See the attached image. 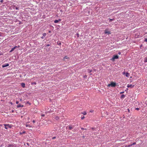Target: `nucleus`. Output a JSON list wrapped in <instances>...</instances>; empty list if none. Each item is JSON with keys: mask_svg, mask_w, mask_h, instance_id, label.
<instances>
[{"mask_svg": "<svg viewBox=\"0 0 147 147\" xmlns=\"http://www.w3.org/2000/svg\"><path fill=\"white\" fill-rule=\"evenodd\" d=\"M116 86V83L113 82H111L110 84H109L107 85V86L110 87L111 86V87H115Z\"/></svg>", "mask_w": 147, "mask_h": 147, "instance_id": "f257e3e1", "label": "nucleus"}, {"mask_svg": "<svg viewBox=\"0 0 147 147\" xmlns=\"http://www.w3.org/2000/svg\"><path fill=\"white\" fill-rule=\"evenodd\" d=\"M119 58V56L117 55H114L113 57L111 59L112 61H114L115 59H117Z\"/></svg>", "mask_w": 147, "mask_h": 147, "instance_id": "f03ea898", "label": "nucleus"}, {"mask_svg": "<svg viewBox=\"0 0 147 147\" xmlns=\"http://www.w3.org/2000/svg\"><path fill=\"white\" fill-rule=\"evenodd\" d=\"M4 125L5 126V128L6 129H7L8 127L11 128L12 126V125H9V124H4Z\"/></svg>", "mask_w": 147, "mask_h": 147, "instance_id": "7ed1b4c3", "label": "nucleus"}, {"mask_svg": "<svg viewBox=\"0 0 147 147\" xmlns=\"http://www.w3.org/2000/svg\"><path fill=\"white\" fill-rule=\"evenodd\" d=\"M68 127L69 129L71 130L74 127V125H70L67 126V127Z\"/></svg>", "mask_w": 147, "mask_h": 147, "instance_id": "20e7f679", "label": "nucleus"}, {"mask_svg": "<svg viewBox=\"0 0 147 147\" xmlns=\"http://www.w3.org/2000/svg\"><path fill=\"white\" fill-rule=\"evenodd\" d=\"M19 47V46H18V47H17V46H15L13 48H12L11 49V50L10 51V52H12L16 48H18V47Z\"/></svg>", "mask_w": 147, "mask_h": 147, "instance_id": "39448f33", "label": "nucleus"}, {"mask_svg": "<svg viewBox=\"0 0 147 147\" xmlns=\"http://www.w3.org/2000/svg\"><path fill=\"white\" fill-rule=\"evenodd\" d=\"M105 34H110V32L108 30L106 29L105 30Z\"/></svg>", "mask_w": 147, "mask_h": 147, "instance_id": "423d86ee", "label": "nucleus"}, {"mask_svg": "<svg viewBox=\"0 0 147 147\" xmlns=\"http://www.w3.org/2000/svg\"><path fill=\"white\" fill-rule=\"evenodd\" d=\"M134 86V85H132L131 84H128L127 85V87L128 88H133Z\"/></svg>", "mask_w": 147, "mask_h": 147, "instance_id": "0eeeda50", "label": "nucleus"}, {"mask_svg": "<svg viewBox=\"0 0 147 147\" xmlns=\"http://www.w3.org/2000/svg\"><path fill=\"white\" fill-rule=\"evenodd\" d=\"M9 65L8 63H5L3 65L2 67H6L8 66Z\"/></svg>", "mask_w": 147, "mask_h": 147, "instance_id": "6e6552de", "label": "nucleus"}, {"mask_svg": "<svg viewBox=\"0 0 147 147\" xmlns=\"http://www.w3.org/2000/svg\"><path fill=\"white\" fill-rule=\"evenodd\" d=\"M61 21V19H59L58 20H55L54 21V22L55 23H58L59 22H60Z\"/></svg>", "mask_w": 147, "mask_h": 147, "instance_id": "1a4fd4ad", "label": "nucleus"}, {"mask_svg": "<svg viewBox=\"0 0 147 147\" xmlns=\"http://www.w3.org/2000/svg\"><path fill=\"white\" fill-rule=\"evenodd\" d=\"M21 85L22 86L23 88H24L25 87V84L24 83H22L21 84Z\"/></svg>", "mask_w": 147, "mask_h": 147, "instance_id": "9d476101", "label": "nucleus"}, {"mask_svg": "<svg viewBox=\"0 0 147 147\" xmlns=\"http://www.w3.org/2000/svg\"><path fill=\"white\" fill-rule=\"evenodd\" d=\"M23 107V105H21L20 104L18 105L17 106V107H18V108H20L21 107Z\"/></svg>", "mask_w": 147, "mask_h": 147, "instance_id": "9b49d317", "label": "nucleus"}, {"mask_svg": "<svg viewBox=\"0 0 147 147\" xmlns=\"http://www.w3.org/2000/svg\"><path fill=\"white\" fill-rule=\"evenodd\" d=\"M125 76L127 77H128L129 76V73H128L127 72H126L125 73Z\"/></svg>", "mask_w": 147, "mask_h": 147, "instance_id": "f8f14e48", "label": "nucleus"}, {"mask_svg": "<svg viewBox=\"0 0 147 147\" xmlns=\"http://www.w3.org/2000/svg\"><path fill=\"white\" fill-rule=\"evenodd\" d=\"M68 58L69 57L67 56H66L63 58V59L64 60H65V59H68Z\"/></svg>", "mask_w": 147, "mask_h": 147, "instance_id": "ddd939ff", "label": "nucleus"}, {"mask_svg": "<svg viewBox=\"0 0 147 147\" xmlns=\"http://www.w3.org/2000/svg\"><path fill=\"white\" fill-rule=\"evenodd\" d=\"M144 62L146 63L147 62V57H146L144 60Z\"/></svg>", "mask_w": 147, "mask_h": 147, "instance_id": "4468645a", "label": "nucleus"}, {"mask_svg": "<svg viewBox=\"0 0 147 147\" xmlns=\"http://www.w3.org/2000/svg\"><path fill=\"white\" fill-rule=\"evenodd\" d=\"M26 127H32L31 125H30L29 124H26Z\"/></svg>", "mask_w": 147, "mask_h": 147, "instance_id": "2eb2a0df", "label": "nucleus"}, {"mask_svg": "<svg viewBox=\"0 0 147 147\" xmlns=\"http://www.w3.org/2000/svg\"><path fill=\"white\" fill-rule=\"evenodd\" d=\"M109 22H111L114 20V19H109Z\"/></svg>", "mask_w": 147, "mask_h": 147, "instance_id": "dca6fc26", "label": "nucleus"}, {"mask_svg": "<svg viewBox=\"0 0 147 147\" xmlns=\"http://www.w3.org/2000/svg\"><path fill=\"white\" fill-rule=\"evenodd\" d=\"M125 96L124 94H122L121 96V98H125Z\"/></svg>", "mask_w": 147, "mask_h": 147, "instance_id": "f3484780", "label": "nucleus"}, {"mask_svg": "<svg viewBox=\"0 0 147 147\" xmlns=\"http://www.w3.org/2000/svg\"><path fill=\"white\" fill-rule=\"evenodd\" d=\"M81 113L83 114L84 115H85L86 114V113L85 111H84L82 113Z\"/></svg>", "mask_w": 147, "mask_h": 147, "instance_id": "a211bd4d", "label": "nucleus"}, {"mask_svg": "<svg viewBox=\"0 0 147 147\" xmlns=\"http://www.w3.org/2000/svg\"><path fill=\"white\" fill-rule=\"evenodd\" d=\"M59 117L58 116H56L55 117V119L56 120H58L59 119Z\"/></svg>", "mask_w": 147, "mask_h": 147, "instance_id": "6ab92c4d", "label": "nucleus"}, {"mask_svg": "<svg viewBox=\"0 0 147 147\" xmlns=\"http://www.w3.org/2000/svg\"><path fill=\"white\" fill-rule=\"evenodd\" d=\"M46 34L45 33H44L43 34V36L44 37H45L46 35Z\"/></svg>", "mask_w": 147, "mask_h": 147, "instance_id": "aec40b11", "label": "nucleus"}, {"mask_svg": "<svg viewBox=\"0 0 147 147\" xmlns=\"http://www.w3.org/2000/svg\"><path fill=\"white\" fill-rule=\"evenodd\" d=\"M140 108H137L135 109L136 110L138 111L140 110Z\"/></svg>", "mask_w": 147, "mask_h": 147, "instance_id": "412c9836", "label": "nucleus"}, {"mask_svg": "<svg viewBox=\"0 0 147 147\" xmlns=\"http://www.w3.org/2000/svg\"><path fill=\"white\" fill-rule=\"evenodd\" d=\"M25 133V131H23V132H20V134H23L24 133Z\"/></svg>", "mask_w": 147, "mask_h": 147, "instance_id": "4be33fe9", "label": "nucleus"}, {"mask_svg": "<svg viewBox=\"0 0 147 147\" xmlns=\"http://www.w3.org/2000/svg\"><path fill=\"white\" fill-rule=\"evenodd\" d=\"M36 84V83L35 82H33V83H32V84Z\"/></svg>", "mask_w": 147, "mask_h": 147, "instance_id": "5701e85b", "label": "nucleus"}, {"mask_svg": "<svg viewBox=\"0 0 147 147\" xmlns=\"http://www.w3.org/2000/svg\"><path fill=\"white\" fill-rule=\"evenodd\" d=\"M132 144H129V145L128 146H127V147H130V146H132Z\"/></svg>", "mask_w": 147, "mask_h": 147, "instance_id": "b1692460", "label": "nucleus"}, {"mask_svg": "<svg viewBox=\"0 0 147 147\" xmlns=\"http://www.w3.org/2000/svg\"><path fill=\"white\" fill-rule=\"evenodd\" d=\"M126 73L125 72H122L123 74L124 75Z\"/></svg>", "mask_w": 147, "mask_h": 147, "instance_id": "393cba45", "label": "nucleus"}, {"mask_svg": "<svg viewBox=\"0 0 147 147\" xmlns=\"http://www.w3.org/2000/svg\"><path fill=\"white\" fill-rule=\"evenodd\" d=\"M85 117L84 116H83L81 117V119H84Z\"/></svg>", "mask_w": 147, "mask_h": 147, "instance_id": "a878e982", "label": "nucleus"}, {"mask_svg": "<svg viewBox=\"0 0 147 147\" xmlns=\"http://www.w3.org/2000/svg\"><path fill=\"white\" fill-rule=\"evenodd\" d=\"M50 46V45L49 44H47L46 45V46L47 47H49Z\"/></svg>", "mask_w": 147, "mask_h": 147, "instance_id": "bb28decb", "label": "nucleus"}, {"mask_svg": "<svg viewBox=\"0 0 147 147\" xmlns=\"http://www.w3.org/2000/svg\"><path fill=\"white\" fill-rule=\"evenodd\" d=\"M81 129H82V130H84V129H84V128H83V127H81Z\"/></svg>", "mask_w": 147, "mask_h": 147, "instance_id": "cd10ccee", "label": "nucleus"}, {"mask_svg": "<svg viewBox=\"0 0 147 147\" xmlns=\"http://www.w3.org/2000/svg\"><path fill=\"white\" fill-rule=\"evenodd\" d=\"M144 41L145 42H147V38H145Z\"/></svg>", "mask_w": 147, "mask_h": 147, "instance_id": "c85d7f7f", "label": "nucleus"}, {"mask_svg": "<svg viewBox=\"0 0 147 147\" xmlns=\"http://www.w3.org/2000/svg\"><path fill=\"white\" fill-rule=\"evenodd\" d=\"M32 122H33V123H35V122H36V121L35 120H33L32 121Z\"/></svg>", "mask_w": 147, "mask_h": 147, "instance_id": "c756f323", "label": "nucleus"}, {"mask_svg": "<svg viewBox=\"0 0 147 147\" xmlns=\"http://www.w3.org/2000/svg\"><path fill=\"white\" fill-rule=\"evenodd\" d=\"M76 35H77L78 37H79V34H78V33H77V34H76Z\"/></svg>", "mask_w": 147, "mask_h": 147, "instance_id": "7c9ffc66", "label": "nucleus"}, {"mask_svg": "<svg viewBox=\"0 0 147 147\" xmlns=\"http://www.w3.org/2000/svg\"><path fill=\"white\" fill-rule=\"evenodd\" d=\"M136 144V143L135 142H134L133 143V144H132V145H134Z\"/></svg>", "mask_w": 147, "mask_h": 147, "instance_id": "2f4dec72", "label": "nucleus"}, {"mask_svg": "<svg viewBox=\"0 0 147 147\" xmlns=\"http://www.w3.org/2000/svg\"><path fill=\"white\" fill-rule=\"evenodd\" d=\"M16 104H18L19 103V102L18 101H17L16 102Z\"/></svg>", "mask_w": 147, "mask_h": 147, "instance_id": "473e14b6", "label": "nucleus"}, {"mask_svg": "<svg viewBox=\"0 0 147 147\" xmlns=\"http://www.w3.org/2000/svg\"><path fill=\"white\" fill-rule=\"evenodd\" d=\"M55 138H56V137H54L52 138V139H55Z\"/></svg>", "mask_w": 147, "mask_h": 147, "instance_id": "72a5a7b5", "label": "nucleus"}, {"mask_svg": "<svg viewBox=\"0 0 147 147\" xmlns=\"http://www.w3.org/2000/svg\"><path fill=\"white\" fill-rule=\"evenodd\" d=\"M27 103L29 105H30L31 104L29 102H27Z\"/></svg>", "mask_w": 147, "mask_h": 147, "instance_id": "f704fd0d", "label": "nucleus"}, {"mask_svg": "<svg viewBox=\"0 0 147 147\" xmlns=\"http://www.w3.org/2000/svg\"><path fill=\"white\" fill-rule=\"evenodd\" d=\"M44 38V37L43 36L41 37V38L42 39H43Z\"/></svg>", "mask_w": 147, "mask_h": 147, "instance_id": "c9c22d12", "label": "nucleus"}, {"mask_svg": "<svg viewBox=\"0 0 147 147\" xmlns=\"http://www.w3.org/2000/svg\"><path fill=\"white\" fill-rule=\"evenodd\" d=\"M124 93V92H121L120 93V94H122V93Z\"/></svg>", "mask_w": 147, "mask_h": 147, "instance_id": "e433bc0d", "label": "nucleus"}, {"mask_svg": "<svg viewBox=\"0 0 147 147\" xmlns=\"http://www.w3.org/2000/svg\"><path fill=\"white\" fill-rule=\"evenodd\" d=\"M118 54L119 55H120L121 54V53L120 52H119L118 53Z\"/></svg>", "mask_w": 147, "mask_h": 147, "instance_id": "4c0bfd02", "label": "nucleus"}, {"mask_svg": "<svg viewBox=\"0 0 147 147\" xmlns=\"http://www.w3.org/2000/svg\"><path fill=\"white\" fill-rule=\"evenodd\" d=\"M41 116H42V117H44L45 116V115H41Z\"/></svg>", "mask_w": 147, "mask_h": 147, "instance_id": "58836bf2", "label": "nucleus"}, {"mask_svg": "<svg viewBox=\"0 0 147 147\" xmlns=\"http://www.w3.org/2000/svg\"><path fill=\"white\" fill-rule=\"evenodd\" d=\"M92 71V70H90V72H89V73H90Z\"/></svg>", "mask_w": 147, "mask_h": 147, "instance_id": "ea45409f", "label": "nucleus"}, {"mask_svg": "<svg viewBox=\"0 0 147 147\" xmlns=\"http://www.w3.org/2000/svg\"><path fill=\"white\" fill-rule=\"evenodd\" d=\"M16 9H18V8H17V7H16Z\"/></svg>", "mask_w": 147, "mask_h": 147, "instance_id": "a19ab883", "label": "nucleus"}, {"mask_svg": "<svg viewBox=\"0 0 147 147\" xmlns=\"http://www.w3.org/2000/svg\"><path fill=\"white\" fill-rule=\"evenodd\" d=\"M3 0H1L0 1H1V2H3Z\"/></svg>", "mask_w": 147, "mask_h": 147, "instance_id": "79ce46f5", "label": "nucleus"}, {"mask_svg": "<svg viewBox=\"0 0 147 147\" xmlns=\"http://www.w3.org/2000/svg\"><path fill=\"white\" fill-rule=\"evenodd\" d=\"M93 111H90V112H92Z\"/></svg>", "mask_w": 147, "mask_h": 147, "instance_id": "37998d69", "label": "nucleus"}, {"mask_svg": "<svg viewBox=\"0 0 147 147\" xmlns=\"http://www.w3.org/2000/svg\"><path fill=\"white\" fill-rule=\"evenodd\" d=\"M20 100L21 101H22V99H21H21H20Z\"/></svg>", "mask_w": 147, "mask_h": 147, "instance_id": "c03bdc74", "label": "nucleus"}, {"mask_svg": "<svg viewBox=\"0 0 147 147\" xmlns=\"http://www.w3.org/2000/svg\"><path fill=\"white\" fill-rule=\"evenodd\" d=\"M14 112V111H13V110H12V112Z\"/></svg>", "mask_w": 147, "mask_h": 147, "instance_id": "a18cd8bd", "label": "nucleus"}, {"mask_svg": "<svg viewBox=\"0 0 147 147\" xmlns=\"http://www.w3.org/2000/svg\"><path fill=\"white\" fill-rule=\"evenodd\" d=\"M62 11V10H61V11Z\"/></svg>", "mask_w": 147, "mask_h": 147, "instance_id": "49530a36", "label": "nucleus"}]
</instances>
